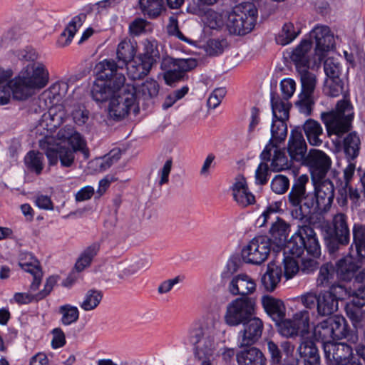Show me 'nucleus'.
I'll list each match as a JSON object with an SVG mask.
<instances>
[{"instance_id": "0eeeda50", "label": "nucleus", "mask_w": 365, "mask_h": 365, "mask_svg": "<svg viewBox=\"0 0 365 365\" xmlns=\"http://www.w3.org/2000/svg\"><path fill=\"white\" fill-rule=\"evenodd\" d=\"M353 118L352 106L346 100L338 101L334 110L321 114V119L326 126L328 135H334L338 138L351 130Z\"/></svg>"}, {"instance_id": "f8f14e48", "label": "nucleus", "mask_w": 365, "mask_h": 365, "mask_svg": "<svg viewBox=\"0 0 365 365\" xmlns=\"http://www.w3.org/2000/svg\"><path fill=\"white\" fill-rule=\"evenodd\" d=\"M270 247V240L267 236H257L242 249V258L246 263L259 265L267 260Z\"/></svg>"}, {"instance_id": "5fc2aeb1", "label": "nucleus", "mask_w": 365, "mask_h": 365, "mask_svg": "<svg viewBox=\"0 0 365 365\" xmlns=\"http://www.w3.org/2000/svg\"><path fill=\"white\" fill-rule=\"evenodd\" d=\"M331 319V334H333L334 340L341 339L347 336V324L344 317H334Z\"/></svg>"}, {"instance_id": "c85d7f7f", "label": "nucleus", "mask_w": 365, "mask_h": 365, "mask_svg": "<svg viewBox=\"0 0 365 365\" xmlns=\"http://www.w3.org/2000/svg\"><path fill=\"white\" fill-rule=\"evenodd\" d=\"M262 304L266 313L274 322L285 317L286 308L282 300L266 295L262 298Z\"/></svg>"}, {"instance_id": "ddd939ff", "label": "nucleus", "mask_w": 365, "mask_h": 365, "mask_svg": "<svg viewBox=\"0 0 365 365\" xmlns=\"http://www.w3.org/2000/svg\"><path fill=\"white\" fill-rule=\"evenodd\" d=\"M275 326L279 334L286 338H293L299 332H306L309 327V313L307 310L296 312L292 319L283 317L277 321Z\"/></svg>"}, {"instance_id": "473e14b6", "label": "nucleus", "mask_w": 365, "mask_h": 365, "mask_svg": "<svg viewBox=\"0 0 365 365\" xmlns=\"http://www.w3.org/2000/svg\"><path fill=\"white\" fill-rule=\"evenodd\" d=\"M347 220L346 215L344 213L339 212L334 215L327 232L342 237L344 240H350V230Z\"/></svg>"}, {"instance_id": "aec40b11", "label": "nucleus", "mask_w": 365, "mask_h": 365, "mask_svg": "<svg viewBox=\"0 0 365 365\" xmlns=\"http://www.w3.org/2000/svg\"><path fill=\"white\" fill-rule=\"evenodd\" d=\"M19 265L25 272L33 276V282L30 285V291H36L41 282L43 272L40 263L31 253L22 252L19 255Z\"/></svg>"}, {"instance_id": "a19ab883", "label": "nucleus", "mask_w": 365, "mask_h": 365, "mask_svg": "<svg viewBox=\"0 0 365 365\" xmlns=\"http://www.w3.org/2000/svg\"><path fill=\"white\" fill-rule=\"evenodd\" d=\"M309 68H304L297 70L301 83V93L314 94L317 84V76L309 71Z\"/></svg>"}, {"instance_id": "bf43d9fd", "label": "nucleus", "mask_w": 365, "mask_h": 365, "mask_svg": "<svg viewBox=\"0 0 365 365\" xmlns=\"http://www.w3.org/2000/svg\"><path fill=\"white\" fill-rule=\"evenodd\" d=\"M270 185L271 189L274 192L282 195L288 190L290 183L289 180L287 176L283 175H277L272 180Z\"/></svg>"}, {"instance_id": "4c0bfd02", "label": "nucleus", "mask_w": 365, "mask_h": 365, "mask_svg": "<svg viewBox=\"0 0 365 365\" xmlns=\"http://www.w3.org/2000/svg\"><path fill=\"white\" fill-rule=\"evenodd\" d=\"M24 164L29 172L38 175L44 168L43 155L38 151L30 150L24 157Z\"/></svg>"}, {"instance_id": "774afa93", "label": "nucleus", "mask_w": 365, "mask_h": 365, "mask_svg": "<svg viewBox=\"0 0 365 365\" xmlns=\"http://www.w3.org/2000/svg\"><path fill=\"white\" fill-rule=\"evenodd\" d=\"M225 94L226 90L225 88H217L215 89L208 98L207 102L208 108L212 109L216 108L220 104Z\"/></svg>"}, {"instance_id": "de8ad7c7", "label": "nucleus", "mask_w": 365, "mask_h": 365, "mask_svg": "<svg viewBox=\"0 0 365 365\" xmlns=\"http://www.w3.org/2000/svg\"><path fill=\"white\" fill-rule=\"evenodd\" d=\"M299 33L300 30L296 29L292 23H285L281 31L276 36V42L279 45L286 46L293 41Z\"/></svg>"}, {"instance_id": "ea45409f", "label": "nucleus", "mask_w": 365, "mask_h": 365, "mask_svg": "<svg viewBox=\"0 0 365 365\" xmlns=\"http://www.w3.org/2000/svg\"><path fill=\"white\" fill-rule=\"evenodd\" d=\"M361 141L356 132L349 133L343 140V148L349 160H354L359 153Z\"/></svg>"}, {"instance_id": "412c9836", "label": "nucleus", "mask_w": 365, "mask_h": 365, "mask_svg": "<svg viewBox=\"0 0 365 365\" xmlns=\"http://www.w3.org/2000/svg\"><path fill=\"white\" fill-rule=\"evenodd\" d=\"M307 150L302 130L299 128L292 130L287 142V152L291 160L302 163L306 158Z\"/></svg>"}, {"instance_id": "052dcab7", "label": "nucleus", "mask_w": 365, "mask_h": 365, "mask_svg": "<svg viewBox=\"0 0 365 365\" xmlns=\"http://www.w3.org/2000/svg\"><path fill=\"white\" fill-rule=\"evenodd\" d=\"M227 47V41L225 39H210L205 45V51L209 56H217L221 54Z\"/></svg>"}, {"instance_id": "8fccbe9b", "label": "nucleus", "mask_w": 365, "mask_h": 365, "mask_svg": "<svg viewBox=\"0 0 365 365\" xmlns=\"http://www.w3.org/2000/svg\"><path fill=\"white\" fill-rule=\"evenodd\" d=\"M325 78H338L343 76V67L340 61L335 58L329 57L324 62Z\"/></svg>"}, {"instance_id": "0e129e2a", "label": "nucleus", "mask_w": 365, "mask_h": 365, "mask_svg": "<svg viewBox=\"0 0 365 365\" xmlns=\"http://www.w3.org/2000/svg\"><path fill=\"white\" fill-rule=\"evenodd\" d=\"M206 25L211 29H217L224 24L222 16L214 11H209L205 15Z\"/></svg>"}, {"instance_id": "6e6d98bb", "label": "nucleus", "mask_w": 365, "mask_h": 365, "mask_svg": "<svg viewBox=\"0 0 365 365\" xmlns=\"http://www.w3.org/2000/svg\"><path fill=\"white\" fill-rule=\"evenodd\" d=\"M327 291L331 294L337 302L339 300H344L353 294V289L348 288L341 283H336V282Z\"/></svg>"}, {"instance_id": "72a5a7b5", "label": "nucleus", "mask_w": 365, "mask_h": 365, "mask_svg": "<svg viewBox=\"0 0 365 365\" xmlns=\"http://www.w3.org/2000/svg\"><path fill=\"white\" fill-rule=\"evenodd\" d=\"M338 309V302L330 292L322 291L318 294L317 313L321 316H329Z\"/></svg>"}, {"instance_id": "4be33fe9", "label": "nucleus", "mask_w": 365, "mask_h": 365, "mask_svg": "<svg viewBox=\"0 0 365 365\" xmlns=\"http://www.w3.org/2000/svg\"><path fill=\"white\" fill-rule=\"evenodd\" d=\"M232 190L233 198L239 206L246 207L255 202V197L249 190L244 176L239 175L236 177Z\"/></svg>"}, {"instance_id": "6e6552de", "label": "nucleus", "mask_w": 365, "mask_h": 365, "mask_svg": "<svg viewBox=\"0 0 365 365\" xmlns=\"http://www.w3.org/2000/svg\"><path fill=\"white\" fill-rule=\"evenodd\" d=\"M257 19V9L250 2L235 6L227 16V26L231 34L245 35L255 27Z\"/></svg>"}, {"instance_id": "c03bdc74", "label": "nucleus", "mask_w": 365, "mask_h": 365, "mask_svg": "<svg viewBox=\"0 0 365 365\" xmlns=\"http://www.w3.org/2000/svg\"><path fill=\"white\" fill-rule=\"evenodd\" d=\"M344 81L342 77L325 78L323 92L327 96L336 98L344 93Z\"/></svg>"}, {"instance_id": "09e8293b", "label": "nucleus", "mask_w": 365, "mask_h": 365, "mask_svg": "<svg viewBox=\"0 0 365 365\" xmlns=\"http://www.w3.org/2000/svg\"><path fill=\"white\" fill-rule=\"evenodd\" d=\"M103 299V293L100 290L89 289L85 294L83 302L80 304L82 309L86 312L95 309Z\"/></svg>"}, {"instance_id": "49530a36", "label": "nucleus", "mask_w": 365, "mask_h": 365, "mask_svg": "<svg viewBox=\"0 0 365 365\" xmlns=\"http://www.w3.org/2000/svg\"><path fill=\"white\" fill-rule=\"evenodd\" d=\"M143 53L140 56L153 65L155 64L160 58L158 41L154 38H147L143 41Z\"/></svg>"}, {"instance_id": "7ed1b4c3", "label": "nucleus", "mask_w": 365, "mask_h": 365, "mask_svg": "<svg viewBox=\"0 0 365 365\" xmlns=\"http://www.w3.org/2000/svg\"><path fill=\"white\" fill-rule=\"evenodd\" d=\"M286 248L292 257H284V275L287 279L292 278L299 271L298 262L294 257H300L307 252L309 256L318 258L321 255V247L314 228L309 225L298 227L297 231L291 237Z\"/></svg>"}, {"instance_id": "c756f323", "label": "nucleus", "mask_w": 365, "mask_h": 365, "mask_svg": "<svg viewBox=\"0 0 365 365\" xmlns=\"http://www.w3.org/2000/svg\"><path fill=\"white\" fill-rule=\"evenodd\" d=\"M86 19V15L83 13L74 16L58 37L56 42L57 46L63 48L68 46L75 36L78 28L82 26Z\"/></svg>"}, {"instance_id": "864d4df0", "label": "nucleus", "mask_w": 365, "mask_h": 365, "mask_svg": "<svg viewBox=\"0 0 365 365\" xmlns=\"http://www.w3.org/2000/svg\"><path fill=\"white\" fill-rule=\"evenodd\" d=\"M350 240L344 239L342 237L332 235L327 232L324 236V242L328 252L330 254L336 253L341 246H346L349 243Z\"/></svg>"}, {"instance_id": "13d9d810", "label": "nucleus", "mask_w": 365, "mask_h": 365, "mask_svg": "<svg viewBox=\"0 0 365 365\" xmlns=\"http://www.w3.org/2000/svg\"><path fill=\"white\" fill-rule=\"evenodd\" d=\"M14 55L21 61L31 62V63H36L39 58L38 52L31 46L16 50L14 51Z\"/></svg>"}, {"instance_id": "dca6fc26", "label": "nucleus", "mask_w": 365, "mask_h": 365, "mask_svg": "<svg viewBox=\"0 0 365 365\" xmlns=\"http://www.w3.org/2000/svg\"><path fill=\"white\" fill-rule=\"evenodd\" d=\"M336 277L344 282H349L354 278L360 284L365 279V271L360 270V263L353 257L348 255L336 263Z\"/></svg>"}, {"instance_id": "393cba45", "label": "nucleus", "mask_w": 365, "mask_h": 365, "mask_svg": "<svg viewBox=\"0 0 365 365\" xmlns=\"http://www.w3.org/2000/svg\"><path fill=\"white\" fill-rule=\"evenodd\" d=\"M238 365H267V359L264 354L255 346L247 348L236 354Z\"/></svg>"}, {"instance_id": "3c124183", "label": "nucleus", "mask_w": 365, "mask_h": 365, "mask_svg": "<svg viewBox=\"0 0 365 365\" xmlns=\"http://www.w3.org/2000/svg\"><path fill=\"white\" fill-rule=\"evenodd\" d=\"M314 105V94L312 93L300 92L298 100L295 102V106L299 111L307 116L311 115Z\"/></svg>"}, {"instance_id": "f3484780", "label": "nucleus", "mask_w": 365, "mask_h": 365, "mask_svg": "<svg viewBox=\"0 0 365 365\" xmlns=\"http://www.w3.org/2000/svg\"><path fill=\"white\" fill-rule=\"evenodd\" d=\"M311 37L315 39V54L321 62L326 53L334 48L335 41L334 35L327 26H317L311 31Z\"/></svg>"}, {"instance_id": "a211bd4d", "label": "nucleus", "mask_w": 365, "mask_h": 365, "mask_svg": "<svg viewBox=\"0 0 365 365\" xmlns=\"http://www.w3.org/2000/svg\"><path fill=\"white\" fill-rule=\"evenodd\" d=\"M287 120L272 119L271 138L260 154V159L262 160H270L272 151L276 146V144H280L285 140L287 135Z\"/></svg>"}, {"instance_id": "bb28decb", "label": "nucleus", "mask_w": 365, "mask_h": 365, "mask_svg": "<svg viewBox=\"0 0 365 365\" xmlns=\"http://www.w3.org/2000/svg\"><path fill=\"white\" fill-rule=\"evenodd\" d=\"M289 232V225L282 219L277 217L276 222L272 223L269 234L270 245L274 244L278 248H282L287 245L288 242V235Z\"/></svg>"}, {"instance_id": "f257e3e1", "label": "nucleus", "mask_w": 365, "mask_h": 365, "mask_svg": "<svg viewBox=\"0 0 365 365\" xmlns=\"http://www.w3.org/2000/svg\"><path fill=\"white\" fill-rule=\"evenodd\" d=\"M309 181L307 174L295 178L287 196L292 217L302 222H309L314 214L329 211L334 198V186L329 179L312 181L313 192L307 190Z\"/></svg>"}, {"instance_id": "f704fd0d", "label": "nucleus", "mask_w": 365, "mask_h": 365, "mask_svg": "<svg viewBox=\"0 0 365 365\" xmlns=\"http://www.w3.org/2000/svg\"><path fill=\"white\" fill-rule=\"evenodd\" d=\"M282 269L279 267L269 264L267 271L261 277V284L267 292H273L279 283Z\"/></svg>"}, {"instance_id": "4468645a", "label": "nucleus", "mask_w": 365, "mask_h": 365, "mask_svg": "<svg viewBox=\"0 0 365 365\" xmlns=\"http://www.w3.org/2000/svg\"><path fill=\"white\" fill-rule=\"evenodd\" d=\"M324 351L326 359L336 365H362L354 355L352 346L345 342H327Z\"/></svg>"}, {"instance_id": "2f4dec72", "label": "nucleus", "mask_w": 365, "mask_h": 365, "mask_svg": "<svg viewBox=\"0 0 365 365\" xmlns=\"http://www.w3.org/2000/svg\"><path fill=\"white\" fill-rule=\"evenodd\" d=\"M303 130L311 145L320 146L322 144L323 128L318 121L313 119L307 120L303 125Z\"/></svg>"}, {"instance_id": "58836bf2", "label": "nucleus", "mask_w": 365, "mask_h": 365, "mask_svg": "<svg viewBox=\"0 0 365 365\" xmlns=\"http://www.w3.org/2000/svg\"><path fill=\"white\" fill-rule=\"evenodd\" d=\"M353 242L358 257L365 258V225L354 223L352 227Z\"/></svg>"}, {"instance_id": "603ef678", "label": "nucleus", "mask_w": 365, "mask_h": 365, "mask_svg": "<svg viewBox=\"0 0 365 365\" xmlns=\"http://www.w3.org/2000/svg\"><path fill=\"white\" fill-rule=\"evenodd\" d=\"M58 312L62 315L61 322L63 325H70L78 319L79 312L76 307L64 304L59 307Z\"/></svg>"}, {"instance_id": "a878e982", "label": "nucleus", "mask_w": 365, "mask_h": 365, "mask_svg": "<svg viewBox=\"0 0 365 365\" xmlns=\"http://www.w3.org/2000/svg\"><path fill=\"white\" fill-rule=\"evenodd\" d=\"M299 362L303 365H320V356L315 343L310 339H304L297 348Z\"/></svg>"}, {"instance_id": "cd10ccee", "label": "nucleus", "mask_w": 365, "mask_h": 365, "mask_svg": "<svg viewBox=\"0 0 365 365\" xmlns=\"http://www.w3.org/2000/svg\"><path fill=\"white\" fill-rule=\"evenodd\" d=\"M311 48V41L303 40L292 51L290 57L295 65L296 70L309 68Z\"/></svg>"}, {"instance_id": "20e7f679", "label": "nucleus", "mask_w": 365, "mask_h": 365, "mask_svg": "<svg viewBox=\"0 0 365 365\" xmlns=\"http://www.w3.org/2000/svg\"><path fill=\"white\" fill-rule=\"evenodd\" d=\"M49 73L42 62L29 63L11 81L13 98L25 101L36 91L43 88L48 83Z\"/></svg>"}, {"instance_id": "9d476101", "label": "nucleus", "mask_w": 365, "mask_h": 365, "mask_svg": "<svg viewBox=\"0 0 365 365\" xmlns=\"http://www.w3.org/2000/svg\"><path fill=\"white\" fill-rule=\"evenodd\" d=\"M255 299L248 297L232 300L227 306L224 316L225 323L231 327L245 324L255 314Z\"/></svg>"}, {"instance_id": "c9c22d12", "label": "nucleus", "mask_w": 365, "mask_h": 365, "mask_svg": "<svg viewBox=\"0 0 365 365\" xmlns=\"http://www.w3.org/2000/svg\"><path fill=\"white\" fill-rule=\"evenodd\" d=\"M336 269L331 262H327L321 266L317 279V285L319 287H329L336 282Z\"/></svg>"}, {"instance_id": "e433bc0d", "label": "nucleus", "mask_w": 365, "mask_h": 365, "mask_svg": "<svg viewBox=\"0 0 365 365\" xmlns=\"http://www.w3.org/2000/svg\"><path fill=\"white\" fill-rule=\"evenodd\" d=\"M270 169L273 172H280L289 169L292 166V161L289 160L284 149L279 147V144L272 151Z\"/></svg>"}, {"instance_id": "5701e85b", "label": "nucleus", "mask_w": 365, "mask_h": 365, "mask_svg": "<svg viewBox=\"0 0 365 365\" xmlns=\"http://www.w3.org/2000/svg\"><path fill=\"white\" fill-rule=\"evenodd\" d=\"M227 289L232 295L245 297L255 291L256 284L250 276L241 274L232 278L227 285Z\"/></svg>"}, {"instance_id": "a18cd8bd", "label": "nucleus", "mask_w": 365, "mask_h": 365, "mask_svg": "<svg viewBox=\"0 0 365 365\" xmlns=\"http://www.w3.org/2000/svg\"><path fill=\"white\" fill-rule=\"evenodd\" d=\"M100 249V245L94 242L88 246L78 257L75 264L78 272L83 271L86 267L90 266L93 257L97 255Z\"/></svg>"}, {"instance_id": "b1692460", "label": "nucleus", "mask_w": 365, "mask_h": 365, "mask_svg": "<svg viewBox=\"0 0 365 365\" xmlns=\"http://www.w3.org/2000/svg\"><path fill=\"white\" fill-rule=\"evenodd\" d=\"M135 53L136 48L135 46L130 40L125 39L118 45L116 51L117 62L113 59H105L103 61L113 62L115 66V72L118 73V69L125 67L129 62L134 59Z\"/></svg>"}, {"instance_id": "37998d69", "label": "nucleus", "mask_w": 365, "mask_h": 365, "mask_svg": "<svg viewBox=\"0 0 365 365\" xmlns=\"http://www.w3.org/2000/svg\"><path fill=\"white\" fill-rule=\"evenodd\" d=\"M271 106L273 114L272 119L288 120L289 117V110L291 104L280 99L279 97L272 96Z\"/></svg>"}, {"instance_id": "39448f33", "label": "nucleus", "mask_w": 365, "mask_h": 365, "mask_svg": "<svg viewBox=\"0 0 365 365\" xmlns=\"http://www.w3.org/2000/svg\"><path fill=\"white\" fill-rule=\"evenodd\" d=\"M97 78L91 88V96L97 102H104L113 98L125 84V77L121 73H115L113 62L101 61L96 66Z\"/></svg>"}, {"instance_id": "79ce46f5", "label": "nucleus", "mask_w": 365, "mask_h": 365, "mask_svg": "<svg viewBox=\"0 0 365 365\" xmlns=\"http://www.w3.org/2000/svg\"><path fill=\"white\" fill-rule=\"evenodd\" d=\"M137 100H149L158 96L159 91V85L154 79L146 80L138 88L135 87Z\"/></svg>"}, {"instance_id": "7c9ffc66", "label": "nucleus", "mask_w": 365, "mask_h": 365, "mask_svg": "<svg viewBox=\"0 0 365 365\" xmlns=\"http://www.w3.org/2000/svg\"><path fill=\"white\" fill-rule=\"evenodd\" d=\"M153 66L139 56L126 66L128 75L133 80L141 79L150 73Z\"/></svg>"}, {"instance_id": "6ab92c4d", "label": "nucleus", "mask_w": 365, "mask_h": 365, "mask_svg": "<svg viewBox=\"0 0 365 365\" xmlns=\"http://www.w3.org/2000/svg\"><path fill=\"white\" fill-rule=\"evenodd\" d=\"M244 329L239 332L240 346H250L257 342L261 337L264 324L258 317L249 318L245 324Z\"/></svg>"}, {"instance_id": "338daca9", "label": "nucleus", "mask_w": 365, "mask_h": 365, "mask_svg": "<svg viewBox=\"0 0 365 365\" xmlns=\"http://www.w3.org/2000/svg\"><path fill=\"white\" fill-rule=\"evenodd\" d=\"M255 171V181L257 184L265 185L268 181L269 175V168L267 163V161L262 160Z\"/></svg>"}, {"instance_id": "69168bd1", "label": "nucleus", "mask_w": 365, "mask_h": 365, "mask_svg": "<svg viewBox=\"0 0 365 365\" xmlns=\"http://www.w3.org/2000/svg\"><path fill=\"white\" fill-rule=\"evenodd\" d=\"M61 116H58L52 113V110L42 115L41 125L46 126L47 130H52L60 125L61 123Z\"/></svg>"}, {"instance_id": "2eb2a0df", "label": "nucleus", "mask_w": 365, "mask_h": 365, "mask_svg": "<svg viewBox=\"0 0 365 365\" xmlns=\"http://www.w3.org/2000/svg\"><path fill=\"white\" fill-rule=\"evenodd\" d=\"M309 169L311 180H323L331 166V160L324 151L318 149H310L306 158L302 163Z\"/></svg>"}, {"instance_id": "1a4fd4ad", "label": "nucleus", "mask_w": 365, "mask_h": 365, "mask_svg": "<svg viewBox=\"0 0 365 365\" xmlns=\"http://www.w3.org/2000/svg\"><path fill=\"white\" fill-rule=\"evenodd\" d=\"M136 89L132 84H125L120 91L111 98L109 103L108 114L110 117L116 120L125 118L133 108L137 113L139 110L136 105Z\"/></svg>"}, {"instance_id": "9b49d317", "label": "nucleus", "mask_w": 365, "mask_h": 365, "mask_svg": "<svg viewBox=\"0 0 365 365\" xmlns=\"http://www.w3.org/2000/svg\"><path fill=\"white\" fill-rule=\"evenodd\" d=\"M197 62L195 58H164L161 63V68L165 71L164 79L168 85L180 81L186 72L195 68Z\"/></svg>"}, {"instance_id": "e2e57ef3", "label": "nucleus", "mask_w": 365, "mask_h": 365, "mask_svg": "<svg viewBox=\"0 0 365 365\" xmlns=\"http://www.w3.org/2000/svg\"><path fill=\"white\" fill-rule=\"evenodd\" d=\"M281 205L282 202L280 201L269 204L257 220V223L259 225V226L262 227L264 225L271 215L276 214L277 212H279Z\"/></svg>"}, {"instance_id": "423d86ee", "label": "nucleus", "mask_w": 365, "mask_h": 365, "mask_svg": "<svg viewBox=\"0 0 365 365\" xmlns=\"http://www.w3.org/2000/svg\"><path fill=\"white\" fill-rule=\"evenodd\" d=\"M217 330L214 326L196 324L189 331V340L193 345L195 359L202 361V365H211L210 357L217 349Z\"/></svg>"}, {"instance_id": "680f3d73", "label": "nucleus", "mask_w": 365, "mask_h": 365, "mask_svg": "<svg viewBox=\"0 0 365 365\" xmlns=\"http://www.w3.org/2000/svg\"><path fill=\"white\" fill-rule=\"evenodd\" d=\"M297 303L303 305L306 309L317 310L318 294L314 292H306L296 299Z\"/></svg>"}, {"instance_id": "f03ea898", "label": "nucleus", "mask_w": 365, "mask_h": 365, "mask_svg": "<svg viewBox=\"0 0 365 365\" xmlns=\"http://www.w3.org/2000/svg\"><path fill=\"white\" fill-rule=\"evenodd\" d=\"M63 143L53 144V138L46 136L39 140V147L45 150L50 165H55L60 161L61 167L71 168L75 161V153L81 152L85 158L89 157V150L81 135L71 126H66L58 132Z\"/></svg>"}, {"instance_id": "4d7b16f0", "label": "nucleus", "mask_w": 365, "mask_h": 365, "mask_svg": "<svg viewBox=\"0 0 365 365\" xmlns=\"http://www.w3.org/2000/svg\"><path fill=\"white\" fill-rule=\"evenodd\" d=\"M330 324L331 319L329 318L319 323L314 330L315 334L324 341V344L327 342H332L331 340H334Z\"/></svg>"}]
</instances>
